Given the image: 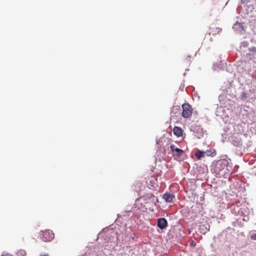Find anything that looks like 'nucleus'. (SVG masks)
Wrapping results in <instances>:
<instances>
[{"label": "nucleus", "instance_id": "obj_7", "mask_svg": "<svg viewBox=\"0 0 256 256\" xmlns=\"http://www.w3.org/2000/svg\"><path fill=\"white\" fill-rule=\"evenodd\" d=\"M174 196L173 194L170 193H166L163 196V198L166 202H171L172 201Z\"/></svg>", "mask_w": 256, "mask_h": 256}, {"label": "nucleus", "instance_id": "obj_1", "mask_svg": "<svg viewBox=\"0 0 256 256\" xmlns=\"http://www.w3.org/2000/svg\"><path fill=\"white\" fill-rule=\"evenodd\" d=\"M142 183L140 182H137L135 186L136 188L134 190L137 192L140 191V194L142 195L141 198L146 202V203L154 204L156 201L158 202L157 198L152 192H150V191L151 190V189L149 187H144V190L141 189H136L137 186L139 188L142 186Z\"/></svg>", "mask_w": 256, "mask_h": 256}, {"label": "nucleus", "instance_id": "obj_3", "mask_svg": "<svg viewBox=\"0 0 256 256\" xmlns=\"http://www.w3.org/2000/svg\"><path fill=\"white\" fill-rule=\"evenodd\" d=\"M182 116L184 118H190L192 116L193 110L191 106L188 104L184 103L182 105Z\"/></svg>", "mask_w": 256, "mask_h": 256}, {"label": "nucleus", "instance_id": "obj_11", "mask_svg": "<svg viewBox=\"0 0 256 256\" xmlns=\"http://www.w3.org/2000/svg\"><path fill=\"white\" fill-rule=\"evenodd\" d=\"M250 238L253 240H256V234L252 233L250 235Z\"/></svg>", "mask_w": 256, "mask_h": 256}, {"label": "nucleus", "instance_id": "obj_14", "mask_svg": "<svg viewBox=\"0 0 256 256\" xmlns=\"http://www.w3.org/2000/svg\"><path fill=\"white\" fill-rule=\"evenodd\" d=\"M40 256H49L48 254H41Z\"/></svg>", "mask_w": 256, "mask_h": 256}, {"label": "nucleus", "instance_id": "obj_10", "mask_svg": "<svg viewBox=\"0 0 256 256\" xmlns=\"http://www.w3.org/2000/svg\"><path fill=\"white\" fill-rule=\"evenodd\" d=\"M206 156L205 152L198 150L195 154V156L198 160H200L201 158L204 157Z\"/></svg>", "mask_w": 256, "mask_h": 256}, {"label": "nucleus", "instance_id": "obj_8", "mask_svg": "<svg viewBox=\"0 0 256 256\" xmlns=\"http://www.w3.org/2000/svg\"><path fill=\"white\" fill-rule=\"evenodd\" d=\"M205 154L208 156L213 157L216 155V151L214 149L210 148V150L205 151Z\"/></svg>", "mask_w": 256, "mask_h": 256}, {"label": "nucleus", "instance_id": "obj_2", "mask_svg": "<svg viewBox=\"0 0 256 256\" xmlns=\"http://www.w3.org/2000/svg\"><path fill=\"white\" fill-rule=\"evenodd\" d=\"M40 238L44 242H50L54 238V234L50 230H46L40 232Z\"/></svg>", "mask_w": 256, "mask_h": 256}, {"label": "nucleus", "instance_id": "obj_4", "mask_svg": "<svg viewBox=\"0 0 256 256\" xmlns=\"http://www.w3.org/2000/svg\"><path fill=\"white\" fill-rule=\"evenodd\" d=\"M168 224L166 220L164 218H160L158 220V226L160 229L164 228Z\"/></svg>", "mask_w": 256, "mask_h": 256}, {"label": "nucleus", "instance_id": "obj_12", "mask_svg": "<svg viewBox=\"0 0 256 256\" xmlns=\"http://www.w3.org/2000/svg\"><path fill=\"white\" fill-rule=\"evenodd\" d=\"M234 144L236 146H240L242 144V142L240 140H238V141L236 142V144L234 143Z\"/></svg>", "mask_w": 256, "mask_h": 256}, {"label": "nucleus", "instance_id": "obj_13", "mask_svg": "<svg viewBox=\"0 0 256 256\" xmlns=\"http://www.w3.org/2000/svg\"><path fill=\"white\" fill-rule=\"evenodd\" d=\"M2 256H12V255L9 254H2Z\"/></svg>", "mask_w": 256, "mask_h": 256}, {"label": "nucleus", "instance_id": "obj_6", "mask_svg": "<svg viewBox=\"0 0 256 256\" xmlns=\"http://www.w3.org/2000/svg\"><path fill=\"white\" fill-rule=\"evenodd\" d=\"M183 130L181 128L174 126L173 129L174 134L178 137H180L182 136Z\"/></svg>", "mask_w": 256, "mask_h": 256}, {"label": "nucleus", "instance_id": "obj_5", "mask_svg": "<svg viewBox=\"0 0 256 256\" xmlns=\"http://www.w3.org/2000/svg\"><path fill=\"white\" fill-rule=\"evenodd\" d=\"M170 148L172 152H176V154L178 156H181L184 153V151L182 149L176 148L174 144L171 145Z\"/></svg>", "mask_w": 256, "mask_h": 256}, {"label": "nucleus", "instance_id": "obj_9", "mask_svg": "<svg viewBox=\"0 0 256 256\" xmlns=\"http://www.w3.org/2000/svg\"><path fill=\"white\" fill-rule=\"evenodd\" d=\"M221 29L219 28H210V31L209 32V35L212 34L213 35L218 34L221 32Z\"/></svg>", "mask_w": 256, "mask_h": 256}]
</instances>
